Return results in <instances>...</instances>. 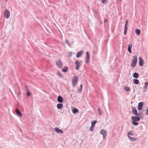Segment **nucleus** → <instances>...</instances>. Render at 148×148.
<instances>
[{
  "label": "nucleus",
  "instance_id": "nucleus-13",
  "mask_svg": "<svg viewBox=\"0 0 148 148\" xmlns=\"http://www.w3.org/2000/svg\"><path fill=\"white\" fill-rule=\"evenodd\" d=\"M148 85V82H146L145 84V86H144L143 88V91L145 92L146 91L147 89V86Z\"/></svg>",
  "mask_w": 148,
  "mask_h": 148
},
{
  "label": "nucleus",
  "instance_id": "nucleus-32",
  "mask_svg": "<svg viewBox=\"0 0 148 148\" xmlns=\"http://www.w3.org/2000/svg\"><path fill=\"white\" fill-rule=\"evenodd\" d=\"M128 23V20H127L126 21V22L125 23V27H127Z\"/></svg>",
  "mask_w": 148,
  "mask_h": 148
},
{
  "label": "nucleus",
  "instance_id": "nucleus-10",
  "mask_svg": "<svg viewBox=\"0 0 148 148\" xmlns=\"http://www.w3.org/2000/svg\"><path fill=\"white\" fill-rule=\"evenodd\" d=\"M86 64H88V62L89 60V54L88 52V51L86 52Z\"/></svg>",
  "mask_w": 148,
  "mask_h": 148
},
{
  "label": "nucleus",
  "instance_id": "nucleus-33",
  "mask_svg": "<svg viewBox=\"0 0 148 148\" xmlns=\"http://www.w3.org/2000/svg\"><path fill=\"white\" fill-rule=\"evenodd\" d=\"M57 73L58 75L60 77H62V75H61V74L59 72H58Z\"/></svg>",
  "mask_w": 148,
  "mask_h": 148
},
{
  "label": "nucleus",
  "instance_id": "nucleus-28",
  "mask_svg": "<svg viewBox=\"0 0 148 148\" xmlns=\"http://www.w3.org/2000/svg\"><path fill=\"white\" fill-rule=\"evenodd\" d=\"M127 27H125V29H124V33L125 35L126 34V33H127Z\"/></svg>",
  "mask_w": 148,
  "mask_h": 148
},
{
  "label": "nucleus",
  "instance_id": "nucleus-19",
  "mask_svg": "<svg viewBox=\"0 0 148 148\" xmlns=\"http://www.w3.org/2000/svg\"><path fill=\"white\" fill-rule=\"evenodd\" d=\"M140 31L139 29H136L135 30V33L137 35H138L140 33Z\"/></svg>",
  "mask_w": 148,
  "mask_h": 148
},
{
  "label": "nucleus",
  "instance_id": "nucleus-14",
  "mask_svg": "<svg viewBox=\"0 0 148 148\" xmlns=\"http://www.w3.org/2000/svg\"><path fill=\"white\" fill-rule=\"evenodd\" d=\"M15 112L17 115L20 116H22V115L21 113L20 112L19 110L18 109H16Z\"/></svg>",
  "mask_w": 148,
  "mask_h": 148
},
{
  "label": "nucleus",
  "instance_id": "nucleus-2",
  "mask_svg": "<svg viewBox=\"0 0 148 148\" xmlns=\"http://www.w3.org/2000/svg\"><path fill=\"white\" fill-rule=\"evenodd\" d=\"M4 14L5 18H8L10 16V13L9 10L6 9L4 11Z\"/></svg>",
  "mask_w": 148,
  "mask_h": 148
},
{
  "label": "nucleus",
  "instance_id": "nucleus-22",
  "mask_svg": "<svg viewBox=\"0 0 148 148\" xmlns=\"http://www.w3.org/2000/svg\"><path fill=\"white\" fill-rule=\"evenodd\" d=\"M68 68L66 66H64V68L62 69V71L63 72H66L68 70Z\"/></svg>",
  "mask_w": 148,
  "mask_h": 148
},
{
  "label": "nucleus",
  "instance_id": "nucleus-4",
  "mask_svg": "<svg viewBox=\"0 0 148 148\" xmlns=\"http://www.w3.org/2000/svg\"><path fill=\"white\" fill-rule=\"evenodd\" d=\"M132 112L133 114L139 116L142 114V113H140V112H139V114H138L136 109L135 107L132 108Z\"/></svg>",
  "mask_w": 148,
  "mask_h": 148
},
{
  "label": "nucleus",
  "instance_id": "nucleus-15",
  "mask_svg": "<svg viewBox=\"0 0 148 148\" xmlns=\"http://www.w3.org/2000/svg\"><path fill=\"white\" fill-rule=\"evenodd\" d=\"M57 101L59 102H62L63 101L62 97L61 96H58V97Z\"/></svg>",
  "mask_w": 148,
  "mask_h": 148
},
{
  "label": "nucleus",
  "instance_id": "nucleus-9",
  "mask_svg": "<svg viewBox=\"0 0 148 148\" xmlns=\"http://www.w3.org/2000/svg\"><path fill=\"white\" fill-rule=\"evenodd\" d=\"M101 134L103 135V137L106 136L107 135V132L106 131L102 129L101 131Z\"/></svg>",
  "mask_w": 148,
  "mask_h": 148
},
{
  "label": "nucleus",
  "instance_id": "nucleus-21",
  "mask_svg": "<svg viewBox=\"0 0 148 148\" xmlns=\"http://www.w3.org/2000/svg\"><path fill=\"white\" fill-rule=\"evenodd\" d=\"M139 76V75L136 73H134L133 75L134 77L135 78H138Z\"/></svg>",
  "mask_w": 148,
  "mask_h": 148
},
{
  "label": "nucleus",
  "instance_id": "nucleus-3",
  "mask_svg": "<svg viewBox=\"0 0 148 148\" xmlns=\"http://www.w3.org/2000/svg\"><path fill=\"white\" fill-rule=\"evenodd\" d=\"M137 61V57L136 56H134L132 60L131 65H136Z\"/></svg>",
  "mask_w": 148,
  "mask_h": 148
},
{
  "label": "nucleus",
  "instance_id": "nucleus-18",
  "mask_svg": "<svg viewBox=\"0 0 148 148\" xmlns=\"http://www.w3.org/2000/svg\"><path fill=\"white\" fill-rule=\"evenodd\" d=\"M63 104L61 103H58L57 105V108L58 109H60L63 107Z\"/></svg>",
  "mask_w": 148,
  "mask_h": 148
},
{
  "label": "nucleus",
  "instance_id": "nucleus-34",
  "mask_svg": "<svg viewBox=\"0 0 148 148\" xmlns=\"http://www.w3.org/2000/svg\"><path fill=\"white\" fill-rule=\"evenodd\" d=\"M145 113L147 115H148V107L146 110Z\"/></svg>",
  "mask_w": 148,
  "mask_h": 148
},
{
  "label": "nucleus",
  "instance_id": "nucleus-29",
  "mask_svg": "<svg viewBox=\"0 0 148 148\" xmlns=\"http://www.w3.org/2000/svg\"><path fill=\"white\" fill-rule=\"evenodd\" d=\"M94 127L92 126H91L90 128V131L92 132L93 131Z\"/></svg>",
  "mask_w": 148,
  "mask_h": 148
},
{
  "label": "nucleus",
  "instance_id": "nucleus-40",
  "mask_svg": "<svg viewBox=\"0 0 148 148\" xmlns=\"http://www.w3.org/2000/svg\"><path fill=\"white\" fill-rule=\"evenodd\" d=\"M58 66H58L59 67V68H61V65H58Z\"/></svg>",
  "mask_w": 148,
  "mask_h": 148
},
{
  "label": "nucleus",
  "instance_id": "nucleus-24",
  "mask_svg": "<svg viewBox=\"0 0 148 148\" xmlns=\"http://www.w3.org/2000/svg\"><path fill=\"white\" fill-rule=\"evenodd\" d=\"M78 110L76 109L75 108H73L72 109V112H73V113H75L77 112H78Z\"/></svg>",
  "mask_w": 148,
  "mask_h": 148
},
{
  "label": "nucleus",
  "instance_id": "nucleus-41",
  "mask_svg": "<svg viewBox=\"0 0 148 148\" xmlns=\"http://www.w3.org/2000/svg\"><path fill=\"white\" fill-rule=\"evenodd\" d=\"M134 67V66L133 67Z\"/></svg>",
  "mask_w": 148,
  "mask_h": 148
},
{
  "label": "nucleus",
  "instance_id": "nucleus-23",
  "mask_svg": "<svg viewBox=\"0 0 148 148\" xmlns=\"http://www.w3.org/2000/svg\"><path fill=\"white\" fill-rule=\"evenodd\" d=\"M26 89L27 90V91L26 92V94L27 96H30L31 95V92L29 90V89L26 88Z\"/></svg>",
  "mask_w": 148,
  "mask_h": 148
},
{
  "label": "nucleus",
  "instance_id": "nucleus-8",
  "mask_svg": "<svg viewBox=\"0 0 148 148\" xmlns=\"http://www.w3.org/2000/svg\"><path fill=\"white\" fill-rule=\"evenodd\" d=\"M131 119L132 120L137 121H139L140 120V118L139 117L135 116H132Z\"/></svg>",
  "mask_w": 148,
  "mask_h": 148
},
{
  "label": "nucleus",
  "instance_id": "nucleus-1",
  "mask_svg": "<svg viewBox=\"0 0 148 148\" xmlns=\"http://www.w3.org/2000/svg\"><path fill=\"white\" fill-rule=\"evenodd\" d=\"M78 79V77L77 76H75L73 77L72 81V83L73 86L74 87H75V85L77 84Z\"/></svg>",
  "mask_w": 148,
  "mask_h": 148
},
{
  "label": "nucleus",
  "instance_id": "nucleus-39",
  "mask_svg": "<svg viewBox=\"0 0 148 148\" xmlns=\"http://www.w3.org/2000/svg\"><path fill=\"white\" fill-rule=\"evenodd\" d=\"M107 21V20L106 19H105L104 20V22L106 23V22Z\"/></svg>",
  "mask_w": 148,
  "mask_h": 148
},
{
  "label": "nucleus",
  "instance_id": "nucleus-17",
  "mask_svg": "<svg viewBox=\"0 0 148 148\" xmlns=\"http://www.w3.org/2000/svg\"><path fill=\"white\" fill-rule=\"evenodd\" d=\"M56 65H62V63L60 59H59L56 61Z\"/></svg>",
  "mask_w": 148,
  "mask_h": 148
},
{
  "label": "nucleus",
  "instance_id": "nucleus-6",
  "mask_svg": "<svg viewBox=\"0 0 148 148\" xmlns=\"http://www.w3.org/2000/svg\"><path fill=\"white\" fill-rule=\"evenodd\" d=\"M54 130L57 133L62 134L63 133V132L62 130L59 129L58 127H55Z\"/></svg>",
  "mask_w": 148,
  "mask_h": 148
},
{
  "label": "nucleus",
  "instance_id": "nucleus-35",
  "mask_svg": "<svg viewBox=\"0 0 148 148\" xmlns=\"http://www.w3.org/2000/svg\"><path fill=\"white\" fill-rule=\"evenodd\" d=\"M98 111L99 112V114L101 115V112L100 110V109L99 108H98Z\"/></svg>",
  "mask_w": 148,
  "mask_h": 148
},
{
  "label": "nucleus",
  "instance_id": "nucleus-11",
  "mask_svg": "<svg viewBox=\"0 0 148 148\" xmlns=\"http://www.w3.org/2000/svg\"><path fill=\"white\" fill-rule=\"evenodd\" d=\"M143 103L142 102H140L138 104V110H141L142 109L143 106Z\"/></svg>",
  "mask_w": 148,
  "mask_h": 148
},
{
  "label": "nucleus",
  "instance_id": "nucleus-20",
  "mask_svg": "<svg viewBox=\"0 0 148 148\" xmlns=\"http://www.w3.org/2000/svg\"><path fill=\"white\" fill-rule=\"evenodd\" d=\"M134 83L136 84H138L139 83V81L137 79H134L133 80Z\"/></svg>",
  "mask_w": 148,
  "mask_h": 148
},
{
  "label": "nucleus",
  "instance_id": "nucleus-16",
  "mask_svg": "<svg viewBox=\"0 0 148 148\" xmlns=\"http://www.w3.org/2000/svg\"><path fill=\"white\" fill-rule=\"evenodd\" d=\"M139 65H143V60L141 57L139 58Z\"/></svg>",
  "mask_w": 148,
  "mask_h": 148
},
{
  "label": "nucleus",
  "instance_id": "nucleus-5",
  "mask_svg": "<svg viewBox=\"0 0 148 148\" xmlns=\"http://www.w3.org/2000/svg\"><path fill=\"white\" fill-rule=\"evenodd\" d=\"M130 135H133V134H132V133H131L129 132L127 133V136L128 137L129 139L130 140H131L132 141H134L136 140L137 139L136 138H132L130 136Z\"/></svg>",
  "mask_w": 148,
  "mask_h": 148
},
{
  "label": "nucleus",
  "instance_id": "nucleus-12",
  "mask_svg": "<svg viewBox=\"0 0 148 148\" xmlns=\"http://www.w3.org/2000/svg\"><path fill=\"white\" fill-rule=\"evenodd\" d=\"M132 47V44H129L128 46V52L130 53H132V51H131V48Z\"/></svg>",
  "mask_w": 148,
  "mask_h": 148
},
{
  "label": "nucleus",
  "instance_id": "nucleus-7",
  "mask_svg": "<svg viewBox=\"0 0 148 148\" xmlns=\"http://www.w3.org/2000/svg\"><path fill=\"white\" fill-rule=\"evenodd\" d=\"M84 53V52L82 50H80L77 53L76 57L79 58L81 57L82 54Z\"/></svg>",
  "mask_w": 148,
  "mask_h": 148
},
{
  "label": "nucleus",
  "instance_id": "nucleus-30",
  "mask_svg": "<svg viewBox=\"0 0 148 148\" xmlns=\"http://www.w3.org/2000/svg\"><path fill=\"white\" fill-rule=\"evenodd\" d=\"M75 64L76 65H79L81 64V63L78 61H76L75 62Z\"/></svg>",
  "mask_w": 148,
  "mask_h": 148
},
{
  "label": "nucleus",
  "instance_id": "nucleus-36",
  "mask_svg": "<svg viewBox=\"0 0 148 148\" xmlns=\"http://www.w3.org/2000/svg\"><path fill=\"white\" fill-rule=\"evenodd\" d=\"M79 65H77L76 67V69L77 70H78L79 68Z\"/></svg>",
  "mask_w": 148,
  "mask_h": 148
},
{
  "label": "nucleus",
  "instance_id": "nucleus-37",
  "mask_svg": "<svg viewBox=\"0 0 148 148\" xmlns=\"http://www.w3.org/2000/svg\"><path fill=\"white\" fill-rule=\"evenodd\" d=\"M80 88H81V90L82 88V84L80 85Z\"/></svg>",
  "mask_w": 148,
  "mask_h": 148
},
{
  "label": "nucleus",
  "instance_id": "nucleus-26",
  "mask_svg": "<svg viewBox=\"0 0 148 148\" xmlns=\"http://www.w3.org/2000/svg\"><path fill=\"white\" fill-rule=\"evenodd\" d=\"M132 124L135 125H138V123L136 121L132 120Z\"/></svg>",
  "mask_w": 148,
  "mask_h": 148
},
{
  "label": "nucleus",
  "instance_id": "nucleus-31",
  "mask_svg": "<svg viewBox=\"0 0 148 148\" xmlns=\"http://www.w3.org/2000/svg\"><path fill=\"white\" fill-rule=\"evenodd\" d=\"M101 1L103 4L106 3L108 2V0H101Z\"/></svg>",
  "mask_w": 148,
  "mask_h": 148
},
{
  "label": "nucleus",
  "instance_id": "nucleus-27",
  "mask_svg": "<svg viewBox=\"0 0 148 148\" xmlns=\"http://www.w3.org/2000/svg\"><path fill=\"white\" fill-rule=\"evenodd\" d=\"M97 122V121H94L93 122H91V126L95 127V123Z\"/></svg>",
  "mask_w": 148,
  "mask_h": 148
},
{
  "label": "nucleus",
  "instance_id": "nucleus-38",
  "mask_svg": "<svg viewBox=\"0 0 148 148\" xmlns=\"http://www.w3.org/2000/svg\"><path fill=\"white\" fill-rule=\"evenodd\" d=\"M72 55V52H71V53H69V56H71Z\"/></svg>",
  "mask_w": 148,
  "mask_h": 148
},
{
  "label": "nucleus",
  "instance_id": "nucleus-25",
  "mask_svg": "<svg viewBox=\"0 0 148 148\" xmlns=\"http://www.w3.org/2000/svg\"><path fill=\"white\" fill-rule=\"evenodd\" d=\"M126 92H129L130 90V88L127 86H125L124 88Z\"/></svg>",
  "mask_w": 148,
  "mask_h": 148
}]
</instances>
